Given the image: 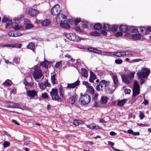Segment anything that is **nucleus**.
Returning <instances> with one entry per match:
<instances>
[{
  "label": "nucleus",
  "instance_id": "obj_53",
  "mask_svg": "<svg viewBox=\"0 0 151 151\" xmlns=\"http://www.w3.org/2000/svg\"><path fill=\"white\" fill-rule=\"evenodd\" d=\"M8 35L9 37H14V33L13 32H10L8 33Z\"/></svg>",
  "mask_w": 151,
  "mask_h": 151
},
{
  "label": "nucleus",
  "instance_id": "obj_8",
  "mask_svg": "<svg viewBox=\"0 0 151 151\" xmlns=\"http://www.w3.org/2000/svg\"><path fill=\"white\" fill-rule=\"evenodd\" d=\"M133 96L135 97L139 94V86L136 81L134 82L132 90Z\"/></svg>",
  "mask_w": 151,
  "mask_h": 151
},
{
  "label": "nucleus",
  "instance_id": "obj_45",
  "mask_svg": "<svg viewBox=\"0 0 151 151\" xmlns=\"http://www.w3.org/2000/svg\"><path fill=\"white\" fill-rule=\"evenodd\" d=\"M55 75H53L51 77V80L52 83L53 84H56L55 83Z\"/></svg>",
  "mask_w": 151,
  "mask_h": 151
},
{
  "label": "nucleus",
  "instance_id": "obj_5",
  "mask_svg": "<svg viewBox=\"0 0 151 151\" xmlns=\"http://www.w3.org/2000/svg\"><path fill=\"white\" fill-rule=\"evenodd\" d=\"M66 37L70 40L76 42L80 41L81 39L79 36L72 33H68L65 35Z\"/></svg>",
  "mask_w": 151,
  "mask_h": 151
},
{
  "label": "nucleus",
  "instance_id": "obj_55",
  "mask_svg": "<svg viewBox=\"0 0 151 151\" xmlns=\"http://www.w3.org/2000/svg\"><path fill=\"white\" fill-rule=\"evenodd\" d=\"M80 19L76 18L74 21V23L75 25H77L80 22Z\"/></svg>",
  "mask_w": 151,
  "mask_h": 151
},
{
  "label": "nucleus",
  "instance_id": "obj_60",
  "mask_svg": "<svg viewBox=\"0 0 151 151\" xmlns=\"http://www.w3.org/2000/svg\"><path fill=\"white\" fill-rule=\"evenodd\" d=\"M98 95V94H95L92 98L93 100L95 101L97 99Z\"/></svg>",
  "mask_w": 151,
  "mask_h": 151
},
{
  "label": "nucleus",
  "instance_id": "obj_28",
  "mask_svg": "<svg viewBox=\"0 0 151 151\" xmlns=\"http://www.w3.org/2000/svg\"><path fill=\"white\" fill-rule=\"evenodd\" d=\"M84 121L77 119L74 120L73 122L74 124L76 126H78L81 124H84Z\"/></svg>",
  "mask_w": 151,
  "mask_h": 151
},
{
  "label": "nucleus",
  "instance_id": "obj_56",
  "mask_svg": "<svg viewBox=\"0 0 151 151\" xmlns=\"http://www.w3.org/2000/svg\"><path fill=\"white\" fill-rule=\"evenodd\" d=\"M145 117V115L142 112H140V114L139 115V117L140 119H142Z\"/></svg>",
  "mask_w": 151,
  "mask_h": 151
},
{
  "label": "nucleus",
  "instance_id": "obj_36",
  "mask_svg": "<svg viewBox=\"0 0 151 151\" xmlns=\"http://www.w3.org/2000/svg\"><path fill=\"white\" fill-rule=\"evenodd\" d=\"M49 64L48 62L47 61H45L44 62H42L40 63V65L41 66H43L45 68H47L48 67Z\"/></svg>",
  "mask_w": 151,
  "mask_h": 151
},
{
  "label": "nucleus",
  "instance_id": "obj_62",
  "mask_svg": "<svg viewBox=\"0 0 151 151\" xmlns=\"http://www.w3.org/2000/svg\"><path fill=\"white\" fill-rule=\"evenodd\" d=\"M96 89L98 91H100V90H102V89L101 88V87L100 86V85H99V84L98 85L96 86Z\"/></svg>",
  "mask_w": 151,
  "mask_h": 151
},
{
  "label": "nucleus",
  "instance_id": "obj_49",
  "mask_svg": "<svg viewBox=\"0 0 151 151\" xmlns=\"http://www.w3.org/2000/svg\"><path fill=\"white\" fill-rule=\"evenodd\" d=\"M41 97L43 99H46L48 98V96L47 95V93H42L41 95Z\"/></svg>",
  "mask_w": 151,
  "mask_h": 151
},
{
  "label": "nucleus",
  "instance_id": "obj_24",
  "mask_svg": "<svg viewBox=\"0 0 151 151\" xmlns=\"http://www.w3.org/2000/svg\"><path fill=\"white\" fill-rule=\"evenodd\" d=\"M128 28L126 25H121L119 27L120 31L123 32H126L128 30Z\"/></svg>",
  "mask_w": 151,
  "mask_h": 151
},
{
  "label": "nucleus",
  "instance_id": "obj_18",
  "mask_svg": "<svg viewBox=\"0 0 151 151\" xmlns=\"http://www.w3.org/2000/svg\"><path fill=\"white\" fill-rule=\"evenodd\" d=\"M112 79L114 84L113 86L117 87L118 84V80L116 74H115L113 76Z\"/></svg>",
  "mask_w": 151,
  "mask_h": 151
},
{
  "label": "nucleus",
  "instance_id": "obj_21",
  "mask_svg": "<svg viewBox=\"0 0 151 151\" xmlns=\"http://www.w3.org/2000/svg\"><path fill=\"white\" fill-rule=\"evenodd\" d=\"M90 76L89 78V81L93 83L94 80L96 79V76L93 72L90 71Z\"/></svg>",
  "mask_w": 151,
  "mask_h": 151
},
{
  "label": "nucleus",
  "instance_id": "obj_38",
  "mask_svg": "<svg viewBox=\"0 0 151 151\" xmlns=\"http://www.w3.org/2000/svg\"><path fill=\"white\" fill-rule=\"evenodd\" d=\"M147 29L145 27H143L141 28V34L142 35L145 34L146 33Z\"/></svg>",
  "mask_w": 151,
  "mask_h": 151
},
{
  "label": "nucleus",
  "instance_id": "obj_29",
  "mask_svg": "<svg viewBox=\"0 0 151 151\" xmlns=\"http://www.w3.org/2000/svg\"><path fill=\"white\" fill-rule=\"evenodd\" d=\"M35 47V46L33 42H30L29 43L27 46V48L31 49L33 51L34 50Z\"/></svg>",
  "mask_w": 151,
  "mask_h": 151
},
{
  "label": "nucleus",
  "instance_id": "obj_32",
  "mask_svg": "<svg viewBox=\"0 0 151 151\" xmlns=\"http://www.w3.org/2000/svg\"><path fill=\"white\" fill-rule=\"evenodd\" d=\"M113 54L114 55L118 57H120L122 56H124V52H114Z\"/></svg>",
  "mask_w": 151,
  "mask_h": 151
},
{
  "label": "nucleus",
  "instance_id": "obj_19",
  "mask_svg": "<svg viewBox=\"0 0 151 151\" xmlns=\"http://www.w3.org/2000/svg\"><path fill=\"white\" fill-rule=\"evenodd\" d=\"M87 127L91 129H101L98 125H96L94 124H91L88 125H86Z\"/></svg>",
  "mask_w": 151,
  "mask_h": 151
},
{
  "label": "nucleus",
  "instance_id": "obj_10",
  "mask_svg": "<svg viewBox=\"0 0 151 151\" xmlns=\"http://www.w3.org/2000/svg\"><path fill=\"white\" fill-rule=\"evenodd\" d=\"M37 91L35 90H29L27 91V95L31 99H33L35 96H37Z\"/></svg>",
  "mask_w": 151,
  "mask_h": 151
},
{
  "label": "nucleus",
  "instance_id": "obj_58",
  "mask_svg": "<svg viewBox=\"0 0 151 151\" xmlns=\"http://www.w3.org/2000/svg\"><path fill=\"white\" fill-rule=\"evenodd\" d=\"M131 92V90L130 89H126L124 90V92L126 94H129Z\"/></svg>",
  "mask_w": 151,
  "mask_h": 151
},
{
  "label": "nucleus",
  "instance_id": "obj_27",
  "mask_svg": "<svg viewBox=\"0 0 151 151\" xmlns=\"http://www.w3.org/2000/svg\"><path fill=\"white\" fill-rule=\"evenodd\" d=\"M59 91L60 96L63 98L64 96V90L63 88L61 86H60L59 87Z\"/></svg>",
  "mask_w": 151,
  "mask_h": 151
},
{
  "label": "nucleus",
  "instance_id": "obj_2",
  "mask_svg": "<svg viewBox=\"0 0 151 151\" xmlns=\"http://www.w3.org/2000/svg\"><path fill=\"white\" fill-rule=\"evenodd\" d=\"M150 70L146 68H142L141 70H139L137 73L138 77L139 78H147L150 74Z\"/></svg>",
  "mask_w": 151,
  "mask_h": 151
},
{
  "label": "nucleus",
  "instance_id": "obj_37",
  "mask_svg": "<svg viewBox=\"0 0 151 151\" xmlns=\"http://www.w3.org/2000/svg\"><path fill=\"white\" fill-rule=\"evenodd\" d=\"M76 97L74 96H71L69 99V102L71 104H73L76 101Z\"/></svg>",
  "mask_w": 151,
  "mask_h": 151
},
{
  "label": "nucleus",
  "instance_id": "obj_6",
  "mask_svg": "<svg viewBox=\"0 0 151 151\" xmlns=\"http://www.w3.org/2000/svg\"><path fill=\"white\" fill-rule=\"evenodd\" d=\"M66 58V60L68 61L67 63L69 66H74L77 65L78 61L77 60L73 59L70 56L68 55H65Z\"/></svg>",
  "mask_w": 151,
  "mask_h": 151
},
{
  "label": "nucleus",
  "instance_id": "obj_61",
  "mask_svg": "<svg viewBox=\"0 0 151 151\" xmlns=\"http://www.w3.org/2000/svg\"><path fill=\"white\" fill-rule=\"evenodd\" d=\"M122 34L121 32H118L116 33L115 35L116 37H119L122 36Z\"/></svg>",
  "mask_w": 151,
  "mask_h": 151
},
{
  "label": "nucleus",
  "instance_id": "obj_4",
  "mask_svg": "<svg viewBox=\"0 0 151 151\" xmlns=\"http://www.w3.org/2000/svg\"><path fill=\"white\" fill-rule=\"evenodd\" d=\"M32 76L35 80L37 81V79H40L42 76V71L38 67H36L35 69Z\"/></svg>",
  "mask_w": 151,
  "mask_h": 151
},
{
  "label": "nucleus",
  "instance_id": "obj_12",
  "mask_svg": "<svg viewBox=\"0 0 151 151\" xmlns=\"http://www.w3.org/2000/svg\"><path fill=\"white\" fill-rule=\"evenodd\" d=\"M124 52V55L131 56L133 57L137 56V53L131 50H126Z\"/></svg>",
  "mask_w": 151,
  "mask_h": 151
},
{
  "label": "nucleus",
  "instance_id": "obj_51",
  "mask_svg": "<svg viewBox=\"0 0 151 151\" xmlns=\"http://www.w3.org/2000/svg\"><path fill=\"white\" fill-rule=\"evenodd\" d=\"M14 37H15L20 36L22 35V34L18 32H15L14 33Z\"/></svg>",
  "mask_w": 151,
  "mask_h": 151
},
{
  "label": "nucleus",
  "instance_id": "obj_16",
  "mask_svg": "<svg viewBox=\"0 0 151 151\" xmlns=\"http://www.w3.org/2000/svg\"><path fill=\"white\" fill-rule=\"evenodd\" d=\"M60 23V27L63 28L68 29L70 28V26L69 24L67 22L66 20H65V21L61 22Z\"/></svg>",
  "mask_w": 151,
  "mask_h": 151
},
{
  "label": "nucleus",
  "instance_id": "obj_47",
  "mask_svg": "<svg viewBox=\"0 0 151 151\" xmlns=\"http://www.w3.org/2000/svg\"><path fill=\"white\" fill-rule=\"evenodd\" d=\"M88 90L92 94H93L94 93V90L92 86H90L88 88Z\"/></svg>",
  "mask_w": 151,
  "mask_h": 151
},
{
  "label": "nucleus",
  "instance_id": "obj_54",
  "mask_svg": "<svg viewBox=\"0 0 151 151\" xmlns=\"http://www.w3.org/2000/svg\"><path fill=\"white\" fill-rule=\"evenodd\" d=\"M83 84L85 85L88 88L91 86H90L89 83L87 82L84 81L83 82Z\"/></svg>",
  "mask_w": 151,
  "mask_h": 151
},
{
  "label": "nucleus",
  "instance_id": "obj_22",
  "mask_svg": "<svg viewBox=\"0 0 151 151\" xmlns=\"http://www.w3.org/2000/svg\"><path fill=\"white\" fill-rule=\"evenodd\" d=\"M87 71L85 69L82 68L81 69V74L82 76L85 78L88 77Z\"/></svg>",
  "mask_w": 151,
  "mask_h": 151
},
{
  "label": "nucleus",
  "instance_id": "obj_41",
  "mask_svg": "<svg viewBox=\"0 0 151 151\" xmlns=\"http://www.w3.org/2000/svg\"><path fill=\"white\" fill-rule=\"evenodd\" d=\"M132 38L134 40H139L141 38V36L139 34H135L132 36Z\"/></svg>",
  "mask_w": 151,
  "mask_h": 151
},
{
  "label": "nucleus",
  "instance_id": "obj_50",
  "mask_svg": "<svg viewBox=\"0 0 151 151\" xmlns=\"http://www.w3.org/2000/svg\"><path fill=\"white\" fill-rule=\"evenodd\" d=\"M142 60V59H136L134 60H132V61L130 62V63H132L133 62H138L139 61H141Z\"/></svg>",
  "mask_w": 151,
  "mask_h": 151
},
{
  "label": "nucleus",
  "instance_id": "obj_25",
  "mask_svg": "<svg viewBox=\"0 0 151 151\" xmlns=\"http://www.w3.org/2000/svg\"><path fill=\"white\" fill-rule=\"evenodd\" d=\"M11 27L13 28L14 29H18L20 28V27L18 25L17 22H13L10 26Z\"/></svg>",
  "mask_w": 151,
  "mask_h": 151
},
{
  "label": "nucleus",
  "instance_id": "obj_9",
  "mask_svg": "<svg viewBox=\"0 0 151 151\" xmlns=\"http://www.w3.org/2000/svg\"><path fill=\"white\" fill-rule=\"evenodd\" d=\"M61 11V9L60 6L56 4L54 6L51 10V13L53 15H57L59 14Z\"/></svg>",
  "mask_w": 151,
  "mask_h": 151
},
{
  "label": "nucleus",
  "instance_id": "obj_14",
  "mask_svg": "<svg viewBox=\"0 0 151 151\" xmlns=\"http://www.w3.org/2000/svg\"><path fill=\"white\" fill-rule=\"evenodd\" d=\"M2 22H5L6 23V27H7L12 24V20L11 19H8L7 17L5 16H4L2 18Z\"/></svg>",
  "mask_w": 151,
  "mask_h": 151
},
{
  "label": "nucleus",
  "instance_id": "obj_23",
  "mask_svg": "<svg viewBox=\"0 0 151 151\" xmlns=\"http://www.w3.org/2000/svg\"><path fill=\"white\" fill-rule=\"evenodd\" d=\"M50 23V22L49 19H46L42 22L41 24L42 26H45L49 25Z\"/></svg>",
  "mask_w": 151,
  "mask_h": 151
},
{
  "label": "nucleus",
  "instance_id": "obj_44",
  "mask_svg": "<svg viewBox=\"0 0 151 151\" xmlns=\"http://www.w3.org/2000/svg\"><path fill=\"white\" fill-rule=\"evenodd\" d=\"M10 144L9 142L5 141L3 142V146L4 148L8 147L9 146Z\"/></svg>",
  "mask_w": 151,
  "mask_h": 151
},
{
  "label": "nucleus",
  "instance_id": "obj_15",
  "mask_svg": "<svg viewBox=\"0 0 151 151\" xmlns=\"http://www.w3.org/2000/svg\"><path fill=\"white\" fill-rule=\"evenodd\" d=\"M79 82V81H77L73 83L68 84L66 88H74L78 85Z\"/></svg>",
  "mask_w": 151,
  "mask_h": 151
},
{
  "label": "nucleus",
  "instance_id": "obj_3",
  "mask_svg": "<svg viewBox=\"0 0 151 151\" xmlns=\"http://www.w3.org/2000/svg\"><path fill=\"white\" fill-rule=\"evenodd\" d=\"M90 101V96L87 94H84L81 96L79 99V102L81 104L85 105L88 103Z\"/></svg>",
  "mask_w": 151,
  "mask_h": 151
},
{
  "label": "nucleus",
  "instance_id": "obj_1",
  "mask_svg": "<svg viewBox=\"0 0 151 151\" xmlns=\"http://www.w3.org/2000/svg\"><path fill=\"white\" fill-rule=\"evenodd\" d=\"M135 71L130 72L126 74L123 75L121 76L122 80L125 84H128L130 83V81L134 78Z\"/></svg>",
  "mask_w": 151,
  "mask_h": 151
},
{
  "label": "nucleus",
  "instance_id": "obj_43",
  "mask_svg": "<svg viewBox=\"0 0 151 151\" xmlns=\"http://www.w3.org/2000/svg\"><path fill=\"white\" fill-rule=\"evenodd\" d=\"M17 45V44H10L8 45H3L2 46V47H14L16 46Z\"/></svg>",
  "mask_w": 151,
  "mask_h": 151
},
{
  "label": "nucleus",
  "instance_id": "obj_7",
  "mask_svg": "<svg viewBox=\"0 0 151 151\" xmlns=\"http://www.w3.org/2000/svg\"><path fill=\"white\" fill-rule=\"evenodd\" d=\"M50 93L52 100L58 101L61 100L60 98L58 95V92L57 89L52 88Z\"/></svg>",
  "mask_w": 151,
  "mask_h": 151
},
{
  "label": "nucleus",
  "instance_id": "obj_64",
  "mask_svg": "<svg viewBox=\"0 0 151 151\" xmlns=\"http://www.w3.org/2000/svg\"><path fill=\"white\" fill-rule=\"evenodd\" d=\"M116 133L113 131H111L110 132V134L111 136L116 135Z\"/></svg>",
  "mask_w": 151,
  "mask_h": 151
},
{
  "label": "nucleus",
  "instance_id": "obj_42",
  "mask_svg": "<svg viewBox=\"0 0 151 151\" xmlns=\"http://www.w3.org/2000/svg\"><path fill=\"white\" fill-rule=\"evenodd\" d=\"M117 29V27L116 25H113L112 27L111 26V30L114 33L115 32H116Z\"/></svg>",
  "mask_w": 151,
  "mask_h": 151
},
{
  "label": "nucleus",
  "instance_id": "obj_46",
  "mask_svg": "<svg viewBox=\"0 0 151 151\" xmlns=\"http://www.w3.org/2000/svg\"><path fill=\"white\" fill-rule=\"evenodd\" d=\"M38 85L40 88L42 89H44L45 88V86L44 84L42 82L39 83Z\"/></svg>",
  "mask_w": 151,
  "mask_h": 151
},
{
  "label": "nucleus",
  "instance_id": "obj_17",
  "mask_svg": "<svg viewBox=\"0 0 151 151\" xmlns=\"http://www.w3.org/2000/svg\"><path fill=\"white\" fill-rule=\"evenodd\" d=\"M99 84L100 85L101 88L102 89L104 85L105 87H106L109 85V81H106L105 80H102L100 81Z\"/></svg>",
  "mask_w": 151,
  "mask_h": 151
},
{
  "label": "nucleus",
  "instance_id": "obj_31",
  "mask_svg": "<svg viewBox=\"0 0 151 151\" xmlns=\"http://www.w3.org/2000/svg\"><path fill=\"white\" fill-rule=\"evenodd\" d=\"M107 97L106 96H102L101 100V104H104L107 102Z\"/></svg>",
  "mask_w": 151,
  "mask_h": 151
},
{
  "label": "nucleus",
  "instance_id": "obj_57",
  "mask_svg": "<svg viewBox=\"0 0 151 151\" xmlns=\"http://www.w3.org/2000/svg\"><path fill=\"white\" fill-rule=\"evenodd\" d=\"M67 22L69 23L70 24H72L73 22V19H70L66 20Z\"/></svg>",
  "mask_w": 151,
  "mask_h": 151
},
{
  "label": "nucleus",
  "instance_id": "obj_20",
  "mask_svg": "<svg viewBox=\"0 0 151 151\" xmlns=\"http://www.w3.org/2000/svg\"><path fill=\"white\" fill-rule=\"evenodd\" d=\"M9 106L12 108H19L20 106L18 104L10 102L9 103Z\"/></svg>",
  "mask_w": 151,
  "mask_h": 151
},
{
  "label": "nucleus",
  "instance_id": "obj_33",
  "mask_svg": "<svg viewBox=\"0 0 151 151\" xmlns=\"http://www.w3.org/2000/svg\"><path fill=\"white\" fill-rule=\"evenodd\" d=\"M62 61L57 62L54 65V67L58 69H60L62 67Z\"/></svg>",
  "mask_w": 151,
  "mask_h": 151
},
{
  "label": "nucleus",
  "instance_id": "obj_30",
  "mask_svg": "<svg viewBox=\"0 0 151 151\" xmlns=\"http://www.w3.org/2000/svg\"><path fill=\"white\" fill-rule=\"evenodd\" d=\"M126 99H124L118 101L117 105L118 106H121L123 105L126 102Z\"/></svg>",
  "mask_w": 151,
  "mask_h": 151
},
{
  "label": "nucleus",
  "instance_id": "obj_34",
  "mask_svg": "<svg viewBox=\"0 0 151 151\" xmlns=\"http://www.w3.org/2000/svg\"><path fill=\"white\" fill-rule=\"evenodd\" d=\"M102 27V26L99 23H96L94 26V28L96 30L100 29Z\"/></svg>",
  "mask_w": 151,
  "mask_h": 151
},
{
  "label": "nucleus",
  "instance_id": "obj_26",
  "mask_svg": "<svg viewBox=\"0 0 151 151\" xmlns=\"http://www.w3.org/2000/svg\"><path fill=\"white\" fill-rule=\"evenodd\" d=\"M103 28L104 30L110 31L111 29V26L107 24H104L103 26Z\"/></svg>",
  "mask_w": 151,
  "mask_h": 151
},
{
  "label": "nucleus",
  "instance_id": "obj_59",
  "mask_svg": "<svg viewBox=\"0 0 151 151\" xmlns=\"http://www.w3.org/2000/svg\"><path fill=\"white\" fill-rule=\"evenodd\" d=\"M88 22H85V23H83L82 25V27L84 28H87L88 27Z\"/></svg>",
  "mask_w": 151,
  "mask_h": 151
},
{
  "label": "nucleus",
  "instance_id": "obj_48",
  "mask_svg": "<svg viewBox=\"0 0 151 151\" xmlns=\"http://www.w3.org/2000/svg\"><path fill=\"white\" fill-rule=\"evenodd\" d=\"M33 27V25L32 24H27L26 26V28L27 29H30Z\"/></svg>",
  "mask_w": 151,
  "mask_h": 151
},
{
  "label": "nucleus",
  "instance_id": "obj_40",
  "mask_svg": "<svg viewBox=\"0 0 151 151\" xmlns=\"http://www.w3.org/2000/svg\"><path fill=\"white\" fill-rule=\"evenodd\" d=\"M12 82L11 80L9 79L6 80L3 83L4 85L5 86H9L11 85Z\"/></svg>",
  "mask_w": 151,
  "mask_h": 151
},
{
  "label": "nucleus",
  "instance_id": "obj_39",
  "mask_svg": "<svg viewBox=\"0 0 151 151\" xmlns=\"http://www.w3.org/2000/svg\"><path fill=\"white\" fill-rule=\"evenodd\" d=\"M90 35H91L93 36H99L100 34L99 33L96 31H93L90 32Z\"/></svg>",
  "mask_w": 151,
  "mask_h": 151
},
{
  "label": "nucleus",
  "instance_id": "obj_52",
  "mask_svg": "<svg viewBox=\"0 0 151 151\" xmlns=\"http://www.w3.org/2000/svg\"><path fill=\"white\" fill-rule=\"evenodd\" d=\"M115 63L117 64H120L122 63V60L120 59L119 60H115Z\"/></svg>",
  "mask_w": 151,
  "mask_h": 151
},
{
  "label": "nucleus",
  "instance_id": "obj_35",
  "mask_svg": "<svg viewBox=\"0 0 151 151\" xmlns=\"http://www.w3.org/2000/svg\"><path fill=\"white\" fill-rule=\"evenodd\" d=\"M116 88V87H115V86H111L110 88L108 89L109 93L111 94L113 93Z\"/></svg>",
  "mask_w": 151,
  "mask_h": 151
},
{
  "label": "nucleus",
  "instance_id": "obj_11",
  "mask_svg": "<svg viewBox=\"0 0 151 151\" xmlns=\"http://www.w3.org/2000/svg\"><path fill=\"white\" fill-rule=\"evenodd\" d=\"M66 17L62 14H60L57 17L56 21L58 23H60L61 22L65 21Z\"/></svg>",
  "mask_w": 151,
  "mask_h": 151
},
{
  "label": "nucleus",
  "instance_id": "obj_13",
  "mask_svg": "<svg viewBox=\"0 0 151 151\" xmlns=\"http://www.w3.org/2000/svg\"><path fill=\"white\" fill-rule=\"evenodd\" d=\"M39 13L38 10L34 9H30L29 10L28 14L32 17L35 16Z\"/></svg>",
  "mask_w": 151,
  "mask_h": 151
},
{
  "label": "nucleus",
  "instance_id": "obj_63",
  "mask_svg": "<svg viewBox=\"0 0 151 151\" xmlns=\"http://www.w3.org/2000/svg\"><path fill=\"white\" fill-rule=\"evenodd\" d=\"M44 84L45 87L47 86L50 87V84L47 81H45Z\"/></svg>",
  "mask_w": 151,
  "mask_h": 151
}]
</instances>
